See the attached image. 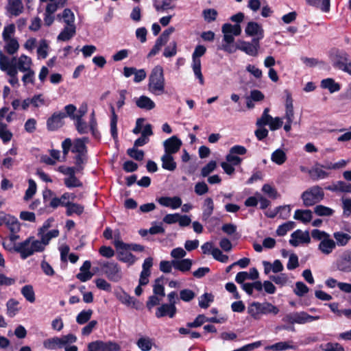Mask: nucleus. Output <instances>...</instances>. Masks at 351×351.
Masks as SVG:
<instances>
[{"mask_svg": "<svg viewBox=\"0 0 351 351\" xmlns=\"http://www.w3.org/2000/svg\"><path fill=\"white\" fill-rule=\"evenodd\" d=\"M88 142L87 137L76 138L73 142L70 138H66L62 143V148L64 154L66 156L71 150L75 154V163L79 169H82L83 165L87 160V148L86 143Z\"/></svg>", "mask_w": 351, "mask_h": 351, "instance_id": "1", "label": "nucleus"}, {"mask_svg": "<svg viewBox=\"0 0 351 351\" xmlns=\"http://www.w3.org/2000/svg\"><path fill=\"white\" fill-rule=\"evenodd\" d=\"M148 90L153 95L159 96L165 93V80L161 66L153 68L148 80Z\"/></svg>", "mask_w": 351, "mask_h": 351, "instance_id": "2", "label": "nucleus"}, {"mask_svg": "<svg viewBox=\"0 0 351 351\" xmlns=\"http://www.w3.org/2000/svg\"><path fill=\"white\" fill-rule=\"evenodd\" d=\"M280 310L278 306L269 302H252L247 308V314L254 320H260L263 315L271 314L277 315Z\"/></svg>", "mask_w": 351, "mask_h": 351, "instance_id": "3", "label": "nucleus"}, {"mask_svg": "<svg viewBox=\"0 0 351 351\" xmlns=\"http://www.w3.org/2000/svg\"><path fill=\"white\" fill-rule=\"evenodd\" d=\"M13 249L20 254L22 259H26L35 253L45 250L39 240L34 237H29L23 241L15 244Z\"/></svg>", "mask_w": 351, "mask_h": 351, "instance_id": "4", "label": "nucleus"}, {"mask_svg": "<svg viewBox=\"0 0 351 351\" xmlns=\"http://www.w3.org/2000/svg\"><path fill=\"white\" fill-rule=\"evenodd\" d=\"M15 32L16 25L14 23L6 24L2 31L3 49L9 55L16 53L20 47Z\"/></svg>", "mask_w": 351, "mask_h": 351, "instance_id": "5", "label": "nucleus"}, {"mask_svg": "<svg viewBox=\"0 0 351 351\" xmlns=\"http://www.w3.org/2000/svg\"><path fill=\"white\" fill-rule=\"evenodd\" d=\"M221 32L223 34V40L225 43L222 45V49L228 53H234L236 49L232 45L234 41V36L241 33V28L239 24L232 25L225 23L222 25Z\"/></svg>", "mask_w": 351, "mask_h": 351, "instance_id": "6", "label": "nucleus"}, {"mask_svg": "<svg viewBox=\"0 0 351 351\" xmlns=\"http://www.w3.org/2000/svg\"><path fill=\"white\" fill-rule=\"evenodd\" d=\"M74 121L76 130L80 134H87L88 131H90L94 138H99L100 134L97 130V123L95 117L94 111H93V112L90 114L88 125L83 119L75 120Z\"/></svg>", "mask_w": 351, "mask_h": 351, "instance_id": "7", "label": "nucleus"}, {"mask_svg": "<svg viewBox=\"0 0 351 351\" xmlns=\"http://www.w3.org/2000/svg\"><path fill=\"white\" fill-rule=\"evenodd\" d=\"M324 197L323 189L319 186H314L302 194L303 204L306 206H313L321 202Z\"/></svg>", "mask_w": 351, "mask_h": 351, "instance_id": "8", "label": "nucleus"}, {"mask_svg": "<svg viewBox=\"0 0 351 351\" xmlns=\"http://www.w3.org/2000/svg\"><path fill=\"white\" fill-rule=\"evenodd\" d=\"M321 317L319 315L313 316L308 315L306 312L300 311L293 312L287 314L283 317L282 321L285 322H288L291 324H305L306 323H310L313 321L318 320Z\"/></svg>", "mask_w": 351, "mask_h": 351, "instance_id": "9", "label": "nucleus"}, {"mask_svg": "<svg viewBox=\"0 0 351 351\" xmlns=\"http://www.w3.org/2000/svg\"><path fill=\"white\" fill-rule=\"evenodd\" d=\"M47 195L52 197L49 205L53 208H57L58 206H64L69 204L70 201H73L76 195L73 193L66 192L64 193L60 197L53 196V193L51 190H47L44 192L43 198L47 200Z\"/></svg>", "mask_w": 351, "mask_h": 351, "instance_id": "10", "label": "nucleus"}, {"mask_svg": "<svg viewBox=\"0 0 351 351\" xmlns=\"http://www.w3.org/2000/svg\"><path fill=\"white\" fill-rule=\"evenodd\" d=\"M206 49L204 46L199 45L196 46L193 55L192 69L196 78L199 80V83L202 85L204 83L203 75L201 71L200 57L206 53Z\"/></svg>", "mask_w": 351, "mask_h": 351, "instance_id": "11", "label": "nucleus"}, {"mask_svg": "<svg viewBox=\"0 0 351 351\" xmlns=\"http://www.w3.org/2000/svg\"><path fill=\"white\" fill-rule=\"evenodd\" d=\"M8 66L14 68L16 71L25 72L31 69L32 60L29 56L22 54L19 58H10L7 56Z\"/></svg>", "mask_w": 351, "mask_h": 351, "instance_id": "12", "label": "nucleus"}, {"mask_svg": "<svg viewBox=\"0 0 351 351\" xmlns=\"http://www.w3.org/2000/svg\"><path fill=\"white\" fill-rule=\"evenodd\" d=\"M121 346L113 341L95 340L87 344V351H119Z\"/></svg>", "mask_w": 351, "mask_h": 351, "instance_id": "13", "label": "nucleus"}, {"mask_svg": "<svg viewBox=\"0 0 351 351\" xmlns=\"http://www.w3.org/2000/svg\"><path fill=\"white\" fill-rule=\"evenodd\" d=\"M101 269L108 280L117 282L122 279V271L117 263L114 262L104 263L101 265Z\"/></svg>", "mask_w": 351, "mask_h": 351, "instance_id": "14", "label": "nucleus"}, {"mask_svg": "<svg viewBox=\"0 0 351 351\" xmlns=\"http://www.w3.org/2000/svg\"><path fill=\"white\" fill-rule=\"evenodd\" d=\"M260 41L252 39V42L239 40L236 47V49H239L250 56L256 57L258 55L260 49Z\"/></svg>", "mask_w": 351, "mask_h": 351, "instance_id": "15", "label": "nucleus"}, {"mask_svg": "<svg viewBox=\"0 0 351 351\" xmlns=\"http://www.w3.org/2000/svg\"><path fill=\"white\" fill-rule=\"evenodd\" d=\"M7 56L0 51V69L5 71L10 77L8 82L12 86H19L18 73L14 68L8 66Z\"/></svg>", "mask_w": 351, "mask_h": 351, "instance_id": "16", "label": "nucleus"}, {"mask_svg": "<svg viewBox=\"0 0 351 351\" xmlns=\"http://www.w3.org/2000/svg\"><path fill=\"white\" fill-rule=\"evenodd\" d=\"M247 149L242 145H234L230 149L229 153L226 156V162L234 165H239L242 162V158L239 155H244Z\"/></svg>", "mask_w": 351, "mask_h": 351, "instance_id": "17", "label": "nucleus"}, {"mask_svg": "<svg viewBox=\"0 0 351 351\" xmlns=\"http://www.w3.org/2000/svg\"><path fill=\"white\" fill-rule=\"evenodd\" d=\"M247 36L253 37L254 40L260 41L264 38V29L262 25L254 21H250L245 28Z\"/></svg>", "mask_w": 351, "mask_h": 351, "instance_id": "18", "label": "nucleus"}, {"mask_svg": "<svg viewBox=\"0 0 351 351\" xmlns=\"http://www.w3.org/2000/svg\"><path fill=\"white\" fill-rule=\"evenodd\" d=\"M338 270L345 273H351V250L344 251L337 261Z\"/></svg>", "mask_w": 351, "mask_h": 351, "instance_id": "19", "label": "nucleus"}, {"mask_svg": "<svg viewBox=\"0 0 351 351\" xmlns=\"http://www.w3.org/2000/svg\"><path fill=\"white\" fill-rule=\"evenodd\" d=\"M334 64L339 69L351 75V61L348 60V55L343 51H337Z\"/></svg>", "mask_w": 351, "mask_h": 351, "instance_id": "20", "label": "nucleus"}, {"mask_svg": "<svg viewBox=\"0 0 351 351\" xmlns=\"http://www.w3.org/2000/svg\"><path fill=\"white\" fill-rule=\"evenodd\" d=\"M66 117V114L64 112H54L47 121V126L49 130H56L63 126L64 122V120Z\"/></svg>", "mask_w": 351, "mask_h": 351, "instance_id": "21", "label": "nucleus"}, {"mask_svg": "<svg viewBox=\"0 0 351 351\" xmlns=\"http://www.w3.org/2000/svg\"><path fill=\"white\" fill-rule=\"evenodd\" d=\"M310 241L311 237L308 231L297 230L291 234L289 243L293 247H297L301 244L308 243Z\"/></svg>", "mask_w": 351, "mask_h": 351, "instance_id": "22", "label": "nucleus"}, {"mask_svg": "<svg viewBox=\"0 0 351 351\" xmlns=\"http://www.w3.org/2000/svg\"><path fill=\"white\" fill-rule=\"evenodd\" d=\"M182 145V141L176 136H172L163 142L165 153L174 154L177 153Z\"/></svg>", "mask_w": 351, "mask_h": 351, "instance_id": "23", "label": "nucleus"}, {"mask_svg": "<svg viewBox=\"0 0 351 351\" xmlns=\"http://www.w3.org/2000/svg\"><path fill=\"white\" fill-rule=\"evenodd\" d=\"M60 348H64V351H78L77 346L73 345L77 338L74 334H67L60 337Z\"/></svg>", "mask_w": 351, "mask_h": 351, "instance_id": "24", "label": "nucleus"}, {"mask_svg": "<svg viewBox=\"0 0 351 351\" xmlns=\"http://www.w3.org/2000/svg\"><path fill=\"white\" fill-rule=\"evenodd\" d=\"M157 202L162 206L169 207L176 210L182 206V199L178 196L161 197L157 199Z\"/></svg>", "mask_w": 351, "mask_h": 351, "instance_id": "25", "label": "nucleus"}, {"mask_svg": "<svg viewBox=\"0 0 351 351\" xmlns=\"http://www.w3.org/2000/svg\"><path fill=\"white\" fill-rule=\"evenodd\" d=\"M6 10L10 16H17L23 12V3L21 0H8Z\"/></svg>", "mask_w": 351, "mask_h": 351, "instance_id": "26", "label": "nucleus"}, {"mask_svg": "<svg viewBox=\"0 0 351 351\" xmlns=\"http://www.w3.org/2000/svg\"><path fill=\"white\" fill-rule=\"evenodd\" d=\"M298 346L294 344L292 341H280L265 348V350L269 351H285L287 350H297Z\"/></svg>", "mask_w": 351, "mask_h": 351, "instance_id": "27", "label": "nucleus"}, {"mask_svg": "<svg viewBox=\"0 0 351 351\" xmlns=\"http://www.w3.org/2000/svg\"><path fill=\"white\" fill-rule=\"evenodd\" d=\"M134 100L138 108L145 110H152L156 107L155 102L145 95L135 97Z\"/></svg>", "mask_w": 351, "mask_h": 351, "instance_id": "28", "label": "nucleus"}, {"mask_svg": "<svg viewBox=\"0 0 351 351\" xmlns=\"http://www.w3.org/2000/svg\"><path fill=\"white\" fill-rule=\"evenodd\" d=\"M285 114L284 118L286 119V121L293 122L294 119V112L292 96L287 90L285 91Z\"/></svg>", "mask_w": 351, "mask_h": 351, "instance_id": "29", "label": "nucleus"}, {"mask_svg": "<svg viewBox=\"0 0 351 351\" xmlns=\"http://www.w3.org/2000/svg\"><path fill=\"white\" fill-rule=\"evenodd\" d=\"M76 34L75 25H65L57 36L58 41H68Z\"/></svg>", "mask_w": 351, "mask_h": 351, "instance_id": "30", "label": "nucleus"}, {"mask_svg": "<svg viewBox=\"0 0 351 351\" xmlns=\"http://www.w3.org/2000/svg\"><path fill=\"white\" fill-rule=\"evenodd\" d=\"M176 313V307L173 304H162L157 308L156 316L158 318L168 315L172 318L175 316Z\"/></svg>", "mask_w": 351, "mask_h": 351, "instance_id": "31", "label": "nucleus"}, {"mask_svg": "<svg viewBox=\"0 0 351 351\" xmlns=\"http://www.w3.org/2000/svg\"><path fill=\"white\" fill-rule=\"evenodd\" d=\"M59 235V230L58 229H53L51 230H47L46 232H42V234H38V236L40 238L39 241L42 244L44 250L46 246L49 243L51 239L53 238L58 237Z\"/></svg>", "mask_w": 351, "mask_h": 351, "instance_id": "32", "label": "nucleus"}, {"mask_svg": "<svg viewBox=\"0 0 351 351\" xmlns=\"http://www.w3.org/2000/svg\"><path fill=\"white\" fill-rule=\"evenodd\" d=\"M335 247V241H334L330 237H328L320 241L318 245V250L322 254L328 255L332 252Z\"/></svg>", "mask_w": 351, "mask_h": 351, "instance_id": "33", "label": "nucleus"}, {"mask_svg": "<svg viewBox=\"0 0 351 351\" xmlns=\"http://www.w3.org/2000/svg\"><path fill=\"white\" fill-rule=\"evenodd\" d=\"M293 218L302 223L306 224L313 219V213L311 210L298 209L295 211Z\"/></svg>", "mask_w": 351, "mask_h": 351, "instance_id": "34", "label": "nucleus"}, {"mask_svg": "<svg viewBox=\"0 0 351 351\" xmlns=\"http://www.w3.org/2000/svg\"><path fill=\"white\" fill-rule=\"evenodd\" d=\"M113 244L117 250H129L136 252H141L143 250V247L138 244H126L121 241L119 238H115Z\"/></svg>", "mask_w": 351, "mask_h": 351, "instance_id": "35", "label": "nucleus"}, {"mask_svg": "<svg viewBox=\"0 0 351 351\" xmlns=\"http://www.w3.org/2000/svg\"><path fill=\"white\" fill-rule=\"evenodd\" d=\"M162 167L169 171H174L177 167V164L174 160L173 154L165 153L161 157Z\"/></svg>", "mask_w": 351, "mask_h": 351, "instance_id": "36", "label": "nucleus"}, {"mask_svg": "<svg viewBox=\"0 0 351 351\" xmlns=\"http://www.w3.org/2000/svg\"><path fill=\"white\" fill-rule=\"evenodd\" d=\"M19 302L14 298L9 299L6 304V314L9 317H14L20 311Z\"/></svg>", "mask_w": 351, "mask_h": 351, "instance_id": "37", "label": "nucleus"}, {"mask_svg": "<svg viewBox=\"0 0 351 351\" xmlns=\"http://www.w3.org/2000/svg\"><path fill=\"white\" fill-rule=\"evenodd\" d=\"M173 267L183 273L189 271L193 265L192 260L183 258L181 260H173Z\"/></svg>", "mask_w": 351, "mask_h": 351, "instance_id": "38", "label": "nucleus"}, {"mask_svg": "<svg viewBox=\"0 0 351 351\" xmlns=\"http://www.w3.org/2000/svg\"><path fill=\"white\" fill-rule=\"evenodd\" d=\"M310 176L313 180H322L328 176V173L324 170V167L319 165H315L309 171Z\"/></svg>", "mask_w": 351, "mask_h": 351, "instance_id": "39", "label": "nucleus"}, {"mask_svg": "<svg viewBox=\"0 0 351 351\" xmlns=\"http://www.w3.org/2000/svg\"><path fill=\"white\" fill-rule=\"evenodd\" d=\"M118 251V259L128 265H133L136 261L135 256L130 253L129 250H117Z\"/></svg>", "mask_w": 351, "mask_h": 351, "instance_id": "40", "label": "nucleus"}, {"mask_svg": "<svg viewBox=\"0 0 351 351\" xmlns=\"http://www.w3.org/2000/svg\"><path fill=\"white\" fill-rule=\"evenodd\" d=\"M306 1L308 5L319 8L324 12L330 11V0H306Z\"/></svg>", "mask_w": 351, "mask_h": 351, "instance_id": "41", "label": "nucleus"}, {"mask_svg": "<svg viewBox=\"0 0 351 351\" xmlns=\"http://www.w3.org/2000/svg\"><path fill=\"white\" fill-rule=\"evenodd\" d=\"M333 237L336 241L335 243L338 246H345L351 240V236L349 234L341 231L334 232Z\"/></svg>", "mask_w": 351, "mask_h": 351, "instance_id": "42", "label": "nucleus"}, {"mask_svg": "<svg viewBox=\"0 0 351 351\" xmlns=\"http://www.w3.org/2000/svg\"><path fill=\"white\" fill-rule=\"evenodd\" d=\"M202 209V219L204 220H207L213 214L214 210V204L212 198L207 197L205 199Z\"/></svg>", "mask_w": 351, "mask_h": 351, "instance_id": "43", "label": "nucleus"}, {"mask_svg": "<svg viewBox=\"0 0 351 351\" xmlns=\"http://www.w3.org/2000/svg\"><path fill=\"white\" fill-rule=\"evenodd\" d=\"M77 170H75L72 174L68 176V177L64 179V185L69 188H75V187H80L82 186V183L80 180L75 176V172Z\"/></svg>", "mask_w": 351, "mask_h": 351, "instance_id": "44", "label": "nucleus"}, {"mask_svg": "<svg viewBox=\"0 0 351 351\" xmlns=\"http://www.w3.org/2000/svg\"><path fill=\"white\" fill-rule=\"evenodd\" d=\"M117 298L123 304H125L128 306H135L136 300L123 291L117 293Z\"/></svg>", "mask_w": 351, "mask_h": 351, "instance_id": "45", "label": "nucleus"}, {"mask_svg": "<svg viewBox=\"0 0 351 351\" xmlns=\"http://www.w3.org/2000/svg\"><path fill=\"white\" fill-rule=\"evenodd\" d=\"M49 42L45 39L40 40L37 47V56L38 58L45 59L47 57L49 51Z\"/></svg>", "mask_w": 351, "mask_h": 351, "instance_id": "46", "label": "nucleus"}, {"mask_svg": "<svg viewBox=\"0 0 351 351\" xmlns=\"http://www.w3.org/2000/svg\"><path fill=\"white\" fill-rule=\"evenodd\" d=\"M321 86L323 88L328 89L330 93H333L340 90V85L335 82L332 78H327L321 82Z\"/></svg>", "mask_w": 351, "mask_h": 351, "instance_id": "47", "label": "nucleus"}, {"mask_svg": "<svg viewBox=\"0 0 351 351\" xmlns=\"http://www.w3.org/2000/svg\"><path fill=\"white\" fill-rule=\"evenodd\" d=\"M326 189L333 192L350 193V184L343 181H339L326 187Z\"/></svg>", "mask_w": 351, "mask_h": 351, "instance_id": "48", "label": "nucleus"}, {"mask_svg": "<svg viewBox=\"0 0 351 351\" xmlns=\"http://www.w3.org/2000/svg\"><path fill=\"white\" fill-rule=\"evenodd\" d=\"M21 293L27 302L30 303H34L35 302V293L32 285H27L23 286L21 288Z\"/></svg>", "mask_w": 351, "mask_h": 351, "instance_id": "49", "label": "nucleus"}, {"mask_svg": "<svg viewBox=\"0 0 351 351\" xmlns=\"http://www.w3.org/2000/svg\"><path fill=\"white\" fill-rule=\"evenodd\" d=\"M66 214L67 216H71L73 214L81 215L84 211V206L81 204L72 203L71 201L66 206Z\"/></svg>", "mask_w": 351, "mask_h": 351, "instance_id": "50", "label": "nucleus"}, {"mask_svg": "<svg viewBox=\"0 0 351 351\" xmlns=\"http://www.w3.org/2000/svg\"><path fill=\"white\" fill-rule=\"evenodd\" d=\"M271 159L276 164L280 165L286 161L287 156L282 149H278L272 153Z\"/></svg>", "mask_w": 351, "mask_h": 351, "instance_id": "51", "label": "nucleus"}, {"mask_svg": "<svg viewBox=\"0 0 351 351\" xmlns=\"http://www.w3.org/2000/svg\"><path fill=\"white\" fill-rule=\"evenodd\" d=\"M43 346L48 350L61 349L60 337H53L45 340Z\"/></svg>", "mask_w": 351, "mask_h": 351, "instance_id": "52", "label": "nucleus"}, {"mask_svg": "<svg viewBox=\"0 0 351 351\" xmlns=\"http://www.w3.org/2000/svg\"><path fill=\"white\" fill-rule=\"evenodd\" d=\"M118 121V117L114 112V108L111 106V117H110V133L114 139L117 138V124Z\"/></svg>", "mask_w": 351, "mask_h": 351, "instance_id": "53", "label": "nucleus"}, {"mask_svg": "<svg viewBox=\"0 0 351 351\" xmlns=\"http://www.w3.org/2000/svg\"><path fill=\"white\" fill-rule=\"evenodd\" d=\"M154 7L157 12H165L167 10H172L174 6L172 5L169 0H163L161 2L155 0Z\"/></svg>", "mask_w": 351, "mask_h": 351, "instance_id": "54", "label": "nucleus"}, {"mask_svg": "<svg viewBox=\"0 0 351 351\" xmlns=\"http://www.w3.org/2000/svg\"><path fill=\"white\" fill-rule=\"evenodd\" d=\"M61 17L65 25H75V15L70 9H64Z\"/></svg>", "mask_w": 351, "mask_h": 351, "instance_id": "55", "label": "nucleus"}, {"mask_svg": "<svg viewBox=\"0 0 351 351\" xmlns=\"http://www.w3.org/2000/svg\"><path fill=\"white\" fill-rule=\"evenodd\" d=\"M92 315L91 309L83 310L77 315L76 322L79 324H84L90 319Z\"/></svg>", "mask_w": 351, "mask_h": 351, "instance_id": "56", "label": "nucleus"}, {"mask_svg": "<svg viewBox=\"0 0 351 351\" xmlns=\"http://www.w3.org/2000/svg\"><path fill=\"white\" fill-rule=\"evenodd\" d=\"M214 300V296L211 293H206L199 298V306L202 308H207Z\"/></svg>", "mask_w": 351, "mask_h": 351, "instance_id": "57", "label": "nucleus"}, {"mask_svg": "<svg viewBox=\"0 0 351 351\" xmlns=\"http://www.w3.org/2000/svg\"><path fill=\"white\" fill-rule=\"evenodd\" d=\"M295 228V223L293 221H287L279 226L276 230V234L278 236H284L287 232Z\"/></svg>", "mask_w": 351, "mask_h": 351, "instance_id": "58", "label": "nucleus"}, {"mask_svg": "<svg viewBox=\"0 0 351 351\" xmlns=\"http://www.w3.org/2000/svg\"><path fill=\"white\" fill-rule=\"evenodd\" d=\"M12 138V132L8 130L7 125L0 121V138L3 143L9 142Z\"/></svg>", "mask_w": 351, "mask_h": 351, "instance_id": "59", "label": "nucleus"}, {"mask_svg": "<svg viewBox=\"0 0 351 351\" xmlns=\"http://www.w3.org/2000/svg\"><path fill=\"white\" fill-rule=\"evenodd\" d=\"M217 15V11L213 8H208L202 11L204 19L208 23H211L215 21Z\"/></svg>", "mask_w": 351, "mask_h": 351, "instance_id": "60", "label": "nucleus"}, {"mask_svg": "<svg viewBox=\"0 0 351 351\" xmlns=\"http://www.w3.org/2000/svg\"><path fill=\"white\" fill-rule=\"evenodd\" d=\"M152 344V339L149 337H141L137 341V346L142 351H149Z\"/></svg>", "mask_w": 351, "mask_h": 351, "instance_id": "61", "label": "nucleus"}, {"mask_svg": "<svg viewBox=\"0 0 351 351\" xmlns=\"http://www.w3.org/2000/svg\"><path fill=\"white\" fill-rule=\"evenodd\" d=\"M314 212L318 216H331L334 213L332 208L323 205L316 206L314 208Z\"/></svg>", "mask_w": 351, "mask_h": 351, "instance_id": "62", "label": "nucleus"}, {"mask_svg": "<svg viewBox=\"0 0 351 351\" xmlns=\"http://www.w3.org/2000/svg\"><path fill=\"white\" fill-rule=\"evenodd\" d=\"M262 191L270 198L276 199L278 197L276 188L269 184H265L262 187Z\"/></svg>", "mask_w": 351, "mask_h": 351, "instance_id": "63", "label": "nucleus"}, {"mask_svg": "<svg viewBox=\"0 0 351 351\" xmlns=\"http://www.w3.org/2000/svg\"><path fill=\"white\" fill-rule=\"evenodd\" d=\"M323 351H345L343 347L338 343H327L320 346Z\"/></svg>", "mask_w": 351, "mask_h": 351, "instance_id": "64", "label": "nucleus"}]
</instances>
